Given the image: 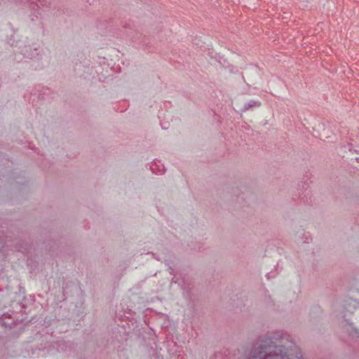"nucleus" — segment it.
I'll return each instance as SVG.
<instances>
[{
	"label": "nucleus",
	"mask_w": 359,
	"mask_h": 359,
	"mask_svg": "<svg viewBox=\"0 0 359 359\" xmlns=\"http://www.w3.org/2000/svg\"><path fill=\"white\" fill-rule=\"evenodd\" d=\"M250 359H302L300 352L294 355L293 350L283 353L281 347L273 346L270 339L257 343L251 353Z\"/></svg>",
	"instance_id": "1"
},
{
	"label": "nucleus",
	"mask_w": 359,
	"mask_h": 359,
	"mask_svg": "<svg viewBox=\"0 0 359 359\" xmlns=\"http://www.w3.org/2000/svg\"><path fill=\"white\" fill-rule=\"evenodd\" d=\"M261 105V102H259V101H251L250 102H249L247 106L245 107V109L246 110L249 109L250 107H259Z\"/></svg>",
	"instance_id": "2"
}]
</instances>
